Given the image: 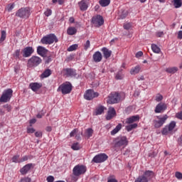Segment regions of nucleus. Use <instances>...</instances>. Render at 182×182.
Here are the masks:
<instances>
[{
    "instance_id": "obj_1",
    "label": "nucleus",
    "mask_w": 182,
    "mask_h": 182,
    "mask_svg": "<svg viewBox=\"0 0 182 182\" xmlns=\"http://www.w3.org/2000/svg\"><path fill=\"white\" fill-rule=\"evenodd\" d=\"M125 95L124 92H113L108 97V103L114 105L119 103L120 100H124Z\"/></svg>"
},
{
    "instance_id": "obj_2",
    "label": "nucleus",
    "mask_w": 182,
    "mask_h": 182,
    "mask_svg": "<svg viewBox=\"0 0 182 182\" xmlns=\"http://www.w3.org/2000/svg\"><path fill=\"white\" fill-rule=\"evenodd\" d=\"M58 41V37L55 34L51 33L43 37L41 42L43 45H52L54 42L57 43Z\"/></svg>"
},
{
    "instance_id": "obj_3",
    "label": "nucleus",
    "mask_w": 182,
    "mask_h": 182,
    "mask_svg": "<svg viewBox=\"0 0 182 182\" xmlns=\"http://www.w3.org/2000/svg\"><path fill=\"white\" fill-rule=\"evenodd\" d=\"M72 83L70 82H65L61 84L58 88V92H61L63 95H69L73 89Z\"/></svg>"
},
{
    "instance_id": "obj_4",
    "label": "nucleus",
    "mask_w": 182,
    "mask_h": 182,
    "mask_svg": "<svg viewBox=\"0 0 182 182\" xmlns=\"http://www.w3.org/2000/svg\"><path fill=\"white\" fill-rule=\"evenodd\" d=\"M114 147H126L129 144V141L127 137L124 136H119L114 139Z\"/></svg>"
},
{
    "instance_id": "obj_5",
    "label": "nucleus",
    "mask_w": 182,
    "mask_h": 182,
    "mask_svg": "<svg viewBox=\"0 0 182 182\" xmlns=\"http://www.w3.org/2000/svg\"><path fill=\"white\" fill-rule=\"evenodd\" d=\"M12 95H14V90H12V89L9 88L4 90L0 97V102L8 103L12 97Z\"/></svg>"
},
{
    "instance_id": "obj_6",
    "label": "nucleus",
    "mask_w": 182,
    "mask_h": 182,
    "mask_svg": "<svg viewBox=\"0 0 182 182\" xmlns=\"http://www.w3.org/2000/svg\"><path fill=\"white\" fill-rule=\"evenodd\" d=\"M168 119V116H167V114H165L163 117L157 116L156 119L153 120L154 127L156 129H159V127H161L163 124L166 123V121Z\"/></svg>"
},
{
    "instance_id": "obj_7",
    "label": "nucleus",
    "mask_w": 182,
    "mask_h": 182,
    "mask_svg": "<svg viewBox=\"0 0 182 182\" xmlns=\"http://www.w3.org/2000/svg\"><path fill=\"white\" fill-rule=\"evenodd\" d=\"M16 16L22 18H28L31 16V8H21L16 13Z\"/></svg>"
},
{
    "instance_id": "obj_8",
    "label": "nucleus",
    "mask_w": 182,
    "mask_h": 182,
    "mask_svg": "<svg viewBox=\"0 0 182 182\" xmlns=\"http://www.w3.org/2000/svg\"><path fill=\"white\" fill-rule=\"evenodd\" d=\"M87 168L86 166L78 164L75 166L73 169V174L75 177H79L86 173Z\"/></svg>"
},
{
    "instance_id": "obj_9",
    "label": "nucleus",
    "mask_w": 182,
    "mask_h": 182,
    "mask_svg": "<svg viewBox=\"0 0 182 182\" xmlns=\"http://www.w3.org/2000/svg\"><path fill=\"white\" fill-rule=\"evenodd\" d=\"M42 63V59L38 56H32L27 63L28 68H36Z\"/></svg>"
},
{
    "instance_id": "obj_10",
    "label": "nucleus",
    "mask_w": 182,
    "mask_h": 182,
    "mask_svg": "<svg viewBox=\"0 0 182 182\" xmlns=\"http://www.w3.org/2000/svg\"><path fill=\"white\" fill-rule=\"evenodd\" d=\"M91 22L95 28H100L105 23V19H103V16L97 15L92 17Z\"/></svg>"
},
{
    "instance_id": "obj_11",
    "label": "nucleus",
    "mask_w": 182,
    "mask_h": 182,
    "mask_svg": "<svg viewBox=\"0 0 182 182\" xmlns=\"http://www.w3.org/2000/svg\"><path fill=\"white\" fill-rule=\"evenodd\" d=\"M95 97H99V92H95L93 90H87L84 94L85 100H93Z\"/></svg>"
},
{
    "instance_id": "obj_12",
    "label": "nucleus",
    "mask_w": 182,
    "mask_h": 182,
    "mask_svg": "<svg viewBox=\"0 0 182 182\" xmlns=\"http://www.w3.org/2000/svg\"><path fill=\"white\" fill-rule=\"evenodd\" d=\"M176 127V122L172 121L168 125H166L162 130V134L167 136V134H171L173 130Z\"/></svg>"
},
{
    "instance_id": "obj_13",
    "label": "nucleus",
    "mask_w": 182,
    "mask_h": 182,
    "mask_svg": "<svg viewBox=\"0 0 182 182\" xmlns=\"http://www.w3.org/2000/svg\"><path fill=\"white\" fill-rule=\"evenodd\" d=\"M107 158L108 156L106 154H100L93 158L92 161L94 163H103L107 160Z\"/></svg>"
},
{
    "instance_id": "obj_14",
    "label": "nucleus",
    "mask_w": 182,
    "mask_h": 182,
    "mask_svg": "<svg viewBox=\"0 0 182 182\" xmlns=\"http://www.w3.org/2000/svg\"><path fill=\"white\" fill-rule=\"evenodd\" d=\"M33 167H35L34 164H28L20 169V173L22 176H25V174H28V172L31 168H33Z\"/></svg>"
},
{
    "instance_id": "obj_15",
    "label": "nucleus",
    "mask_w": 182,
    "mask_h": 182,
    "mask_svg": "<svg viewBox=\"0 0 182 182\" xmlns=\"http://www.w3.org/2000/svg\"><path fill=\"white\" fill-rule=\"evenodd\" d=\"M63 72H65V75L67 77H76L77 76L76 70L72 68H65L63 70Z\"/></svg>"
},
{
    "instance_id": "obj_16",
    "label": "nucleus",
    "mask_w": 182,
    "mask_h": 182,
    "mask_svg": "<svg viewBox=\"0 0 182 182\" xmlns=\"http://www.w3.org/2000/svg\"><path fill=\"white\" fill-rule=\"evenodd\" d=\"M113 117H116V109H114V107H110L108 109L106 119L107 120H112Z\"/></svg>"
},
{
    "instance_id": "obj_17",
    "label": "nucleus",
    "mask_w": 182,
    "mask_h": 182,
    "mask_svg": "<svg viewBox=\"0 0 182 182\" xmlns=\"http://www.w3.org/2000/svg\"><path fill=\"white\" fill-rule=\"evenodd\" d=\"M23 58H29V56L32 55L33 53L34 50L32 47H26L23 49Z\"/></svg>"
},
{
    "instance_id": "obj_18",
    "label": "nucleus",
    "mask_w": 182,
    "mask_h": 182,
    "mask_svg": "<svg viewBox=\"0 0 182 182\" xmlns=\"http://www.w3.org/2000/svg\"><path fill=\"white\" fill-rule=\"evenodd\" d=\"M167 109V105L163 102L159 103L155 108V113H163Z\"/></svg>"
},
{
    "instance_id": "obj_19",
    "label": "nucleus",
    "mask_w": 182,
    "mask_h": 182,
    "mask_svg": "<svg viewBox=\"0 0 182 182\" xmlns=\"http://www.w3.org/2000/svg\"><path fill=\"white\" fill-rule=\"evenodd\" d=\"M78 6L80 11H87V8H89V0H82L79 1Z\"/></svg>"
},
{
    "instance_id": "obj_20",
    "label": "nucleus",
    "mask_w": 182,
    "mask_h": 182,
    "mask_svg": "<svg viewBox=\"0 0 182 182\" xmlns=\"http://www.w3.org/2000/svg\"><path fill=\"white\" fill-rule=\"evenodd\" d=\"M48 52H49V50H48V49L45 48V47H43V46H39L37 48L38 55H40V56H42L43 58L46 57V55H48Z\"/></svg>"
},
{
    "instance_id": "obj_21",
    "label": "nucleus",
    "mask_w": 182,
    "mask_h": 182,
    "mask_svg": "<svg viewBox=\"0 0 182 182\" xmlns=\"http://www.w3.org/2000/svg\"><path fill=\"white\" fill-rule=\"evenodd\" d=\"M92 59L95 63H99V62H102L103 55H102V53H100V51H96L92 55Z\"/></svg>"
},
{
    "instance_id": "obj_22",
    "label": "nucleus",
    "mask_w": 182,
    "mask_h": 182,
    "mask_svg": "<svg viewBox=\"0 0 182 182\" xmlns=\"http://www.w3.org/2000/svg\"><path fill=\"white\" fill-rule=\"evenodd\" d=\"M30 89L33 90V92H38L41 87H42V83L39 82H31L29 85Z\"/></svg>"
},
{
    "instance_id": "obj_23",
    "label": "nucleus",
    "mask_w": 182,
    "mask_h": 182,
    "mask_svg": "<svg viewBox=\"0 0 182 182\" xmlns=\"http://www.w3.org/2000/svg\"><path fill=\"white\" fill-rule=\"evenodd\" d=\"M140 120V117L139 115L132 116L126 119L127 124H132L134 122H139Z\"/></svg>"
},
{
    "instance_id": "obj_24",
    "label": "nucleus",
    "mask_w": 182,
    "mask_h": 182,
    "mask_svg": "<svg viewBox=\"0 0 182 182\" xmlns=\"http://www.w3.org/2000/svg\"><path fill=\"white\" fill-rule=\"evenodd\" d=\"M102 52L105 59H109L112 56V50H109L107 48L104 47L102 48Z\"/></svg>"
},
{
    "instance_id": "obj_25",
    "label": "nucleus",
    "mask_w": 182,
    "mask_h": 182,
    "mask_svg": "<svg viewBox=\"0 0 182 182\" xmlns=\"http://www.w3.org/2000/svg\"><path fill=\"white\" fill-rule=\"evenodd\" d=\"M144 177H146L147 181L151 180V178H154V172L152 171H146L144 172L143 175Z\"/></svg>"
},
{
    "instance_id": "obj_26",
    "label": "nucleus",
    "mask_w": 182,
    "mask_h": 182,
    "mask_svg": "<svg viewBox=\"0 0 182 182\" xmlns=\"http://www.w3.org/2000/svg\"><path fill=\"white\" fill-rule=\"evenodd\" d=\"M67 33L68 35L70 36H73V35H76V33H77V28L75 27H68L67 29Z\"/></svg>"
},
{
    "instance_id": "obj_27",
    "label": "nucleus",
    "mask_w": 182,
    "mask_h": 182,
    "mask_svg": "<svg viewBox=\"0 0 182 182\" xmlns=\"http://www.w3.org/2000/svg\"><path fill=\"white\" fill-rule=\"evenodd\" d=\"M129 15V11L127 10L121 9L119 13V19H125Z\"/></svg>"
},
{
    "instance_id": "obj_28",
    "label": "nucleus",
    "mask_w": 182,
    "mask_h": 182,
    "mask_svg": "<svg viewBox=\"0 0 182 182\" xmlns=\"http://www.w3.org/2000/svg\"><path fill=\"white\" fill-rule=\"evenodd\" d=\"M140 70H141V67L138 65L132 68L130 70V74L131 75H137V73H140Z\"/></svg>"
},
{
    "instance_id": "obj_29",
    "label": "nucleus",
    "mask_w": 182,
    "mask_h": 182,
    "mask_svg": "<svg viewBox=\"0 0 182 182\" xmlns=\"http://www.w3.org/2000/svg\"><path fill=\"white\" fill-rule=\"evenodd\" d=\"M52 75V70L50 69H46L44 72L41 75V79H45V77H49Z\"/></svg>"
},
{
    "instance_id": "obj_30",
    "label": "nucleus",
    "mask_w": 182,
    "mask_h": 182,
    "mask_svg": "<svg viewBox=\"0 0 182 182\" xmlns=\"http://www.w3.org/2000/svg\"><path fill=\"white\" fill-rule=\"evenodd\" d=\"M120 130H122V124H118L117 127L112 131H111L112 136H114V134L119 133Z\"/></svg>"
},
{
    "instance_id": "obj_31",
    "label": "nucleus",
    "mask_w": 182,
    "mask_h": 182,
    "mask_svg": "<svg viewBox=\"0 0 182 182\" xmlns=\"http://www.w3.org/2000/svg\"><path fill=\"white\" fill-rule=\"evenodd\" d=\"M178 70V68L177 67H169L166 69V72H167V73H171L172 75H173V73H176Z\"/></svg>"
},
{
    "instance_id": "obj_32",
    "label": "nucleus",
    "mask_w": 182,
    "mask_h": 182,
    "mask_svg": "<svg viewBox=\"0 0 182 182\" xmlns=\"http://www.w3.org/2000/svg\"><path fill=\"white\" fill-rule=\"evenodd\" d=\"M105 107L103 106H100L98 107L96 110H95V116H99L100 114H102L103 113V112H105Z\"/></svg>"
},
{
    "instance_id": "obj_33",
    "label": "nucleus",
    "mask_w": 182,
    "mask_h": 182,
    "mask_svg": "<svg viewBox=\"0 0 182 182\" xmlns=\"http://www.w3.org/2000/svg\"><path fill=\"white\" fill-rule=\"evenodd\" d=\"M85 136L87 137V139L92 137V136H93V129L92 128L87 129L85 130Z\"/></svg>"
},
{
    "instance_id": "obj_34",
    "label": "nucleus",
    "mask_w": 182,
    "mask_h": 182,
    "mask_svg": "<svg viewBox=\"0 0 182 182\" xmlns=\"http://www.w3.org/2000/svg\"><path fill=\"white\" fill-rule=\"evenodd\" d=\"M99 4L103 7L109 6L110 5V0H100Z\"/></svg>"
},
{
    "instance_id": "obj_35",
    "label": "nucleus",
    "mask_w": 182,
    "mask_h": 182,
    "mask_svg": "<svg viewBox=\"0 0 182 182\" xmlns=\"http://www.w3.org/2000/svg\"><path fill=\"white\" fill-rule=\"evenodd\" d=\"M173 6L175 8H181L182 6V0H173Z\"/></svg>"
},
{
    "instance_id": "obj_36",
    "label": "nucleus",
    "mask_w": 182,
    "mask_h": 182,
    "mask_svg": "<svg viewBox=\"0 0 182 182\" xmlns=\"http://www.w3.org/2000/svg\"><path fill=\"white\" fill-rule=\"evenodd\" d=\"M134 182H149L147 181V178H146V177H144L143 175L139 176Z\"/></svg>"
},
{
    "instance_id": "obj_37",
    "label": "nucleus",
    "mask_w": 182,
    "mask_h": 182,
    "mask_svg": "<svg viewBox=\"0 0 182 182\" xmlns=\"http://www.w3.org/2000/svg\"><path fill=\"white\" fill-rule=\"evenodd\" d=\"M136 127H137V124L134 123L130 125H127L126 127V129L127 130V132H132V130H133V129H136Z\"/></svg>"
},
{
    "instance_id": "obj_38",
    "label": "nucleus",
    "mask_w": 182,
    "mask_h": 182,
    "mask_svg": "<svg viewBox=\"0 0 182 182\" xmlns=\"http://www.w3.org/2000/svg\"><path fill=\"white\" fill-rule=\"evenodd\" d=\"M151 49L153 52H154V53H159V52H161L160 48H159V46H157V45L156 44L151 45Z\"/></svg>"
},
{
    "instance_id": "obj_39",
    "label": "nucleus",
    "mask_w": 182,
    "mask_h": 182,
    "mask_svg": "<svg viewBox=\"0 0 182 182\" xmlns=\"http://www.w3.org/2000/svg\"><path fill=\"white\" fill-rule=\"evenodd\" d=\"M78 47L79 46L77 44H73L68 48V51L73 52V50H76V49H77Z\"/></svg>"
},
{
    "instance_id": "obj_40",
    "label": "nucleus",
    "mask_w": 182,
    "mask_h": 182,
    "mask_svg": "<svg viewBox=\"0 0 182 182\" xmlns=\"http://www.w3.org/2000/svg\"><path fill=\"white\" fill-rule=\"evenodd\" d=\"M5 39H6V31H1L0 42H4V41H5Z\"/></svg>"
},
{
    "instance_id": "obj_41",
    "label": "nucleus",
    "mask_w": 182,
    "mask_h": 182,
    "mask_svg": "<svg viewBox=\"0 0 182 182\" xmlns=\"http://www.w3.org/2000/svg\"><path fill=\"white\" fill-rule=\"evenodd\" d=\"M115 79H117V80H122V79H123V74L122 73V70H119L116 74Z\"/></svg>"
},
{
    "instance_id": "obj_42",
    "label": "nucleus",
    "mask_w": 182,
    "mask_h": 182,
    "mask_svg": "<svg viewBox=\"0 0 182 182\" xmlns=\"http://www.w3.org/2000/svg\"><path fill=\"white\" fill-rule=\"evenodd\" d=\"M71 149H73V150H80V144H79L78 142L74 143L72 145Z\"/></svg>"
},
{
    "instance_id": "obj_43",
    "label": "nucleus",
    "mask_w": 182,
    "mask_h": 182,
    "mask_svg": "<svg viewBox=\"0 0 182 182\" xmlns=\"http://www.w3.org/2000/svg\"><path fill=\"white\" fill-rule=\"evenodd\" d=\"M13 163H21V161H19V155H15L12 158Z\"/></svg>"
},
{
    "instance_id": "obj_44",
    "label": "nucleus",
    "mask_w": 182,
    "mask_h": 182,
    "mask_svg": "<svg viewBox=\"0 0 182 182\" xmlns=\"http://www.w3.org/2000/svg\"><path fill=\"white\" fill-rule=\"evenodd\" d=\"M175 177L176 178H177L178 180H182V173L180 171H176L175 173Z\"/></svg>"
},
{
    "instance_id": "obj_45",
    "label": "nucleus",
    "mask_w": 182,
    "mask_h": 182,
    "mask_svg": "<svg viewBox=\"0 0 182 182\" xmlns=\"http://www.w3.org/2000/svg\"><path fill=\"white\" fill-rule=\"evenodd\" d=\"M90 48V41L87 40L85 43H84V49L85 50H87Z\"/></svg>"
},
{
    "instance_id": "obj_46",
    "label": "nucleus",
    "mask_w": 182,
    "mask_h": 182,
    "mask_svg": "<svg viewBox=\"0 0 182 182\" xmlns=\"http://www.w3.org/2000/svg\"><path fill=\"white\" fill-rule=\"evenodd\" d=\"M14 58L19 59V56H21V50H16L14 53Z\"/></svg>"
},
{
    "instance_id": "obj_47",
    "label": "nucleus",
    "mask_w": 182,
    "mask_h": 182,
    "mask_svg": "<svg viewBox=\"0 0 182 182\" xmlns=\"http://www.w3.org/2000/svg\"><path fill=\"white\" fill-rule=\"evenodd\" d=\"M132 28V23H127L124 24V29H126L127 31H129V29Z\"/></svg>"
},
{
    "instance_id": "obj_48",
    "label": "nucleus",
    "mask_w": 182,
    "mask_h": 182,
    "mask_svg": "<svg viewBox=\"0 0 182 182\" xmlns=\"http://www.w3.org/2000/svg\"><path fill=\"white\" fill-rule=\"evenodd\" d=\"M31 181H32V179H31V178L29 177H24L20 180V182H31Z\"/></svg>"
},
{
    "instance_id": "obj_49",
    "label": "nucleus",
    "mask_w": 182,
    "mask_h": 182,
    "mask_svg": "<svg viewBox=\"0 0 182 182\" xmlns=\"http://www.w3.org/2000/svg\"><path fill=\"white\" fill-rule=\"evenodd\" d=\"M77 133V129H73L70 133V137H75L76 136V134Z\"/></svg>"
},
{
    "instance_id": "obj_50",
    "label": "nucleus",
    "mask_w": 182,
    "mask_h": 182,
    "mask_svg": "<svg viewBox=\"0 0 182 182\" xmlns=\"http://www.w3.org/2000/svg\"><path fill=\"white\" fill-rule=\"evenodd\" d=\"M44 15H46V16H50V15H52V10L48 9L44 12Z\"/></svg>"
},
{
    "instance_id": "obj_51",
    "label": "nucleus",
    "mask_w": 182,
    "mask_h": 182,
    "mask_svg": "<svg viewBox=\"0 0 182 182\" xmlns=\"http://www.w3.org/2000/svg\"><path fill=\"white\" fill-rule=\"evenodd\" d=\"M46 180L48 182H53L55 181V177H53V176H48Z\"/></svg>"
},
{
    "instance_id": "obj_52",
    "label": "nucleus",
    "mask_w": 182,
    "mask_h": 182,
    "mask_svg": "<svg viewBox=\"0 0 182 182\" xmlns=\"http://www.w3.org/2000/svg\"><path fill=\"white\" fill-rule=\"evenodd\" d=\"M176 117L177 119H179V120H182V111H181V112L176 113Z\"/></svg>"
},
{
    "instance_id": "obj_53",
    "label": "nucleus",
    "mask_w": 182,
    "mask_h": 182,
    "mask_svg": "<svg viewBox=\"0 0 182 182\" xmlns=\"http://www.w3.org/2000/svg\"><path fill=\"white\" fill-rule=\"evenodd\" d=\"M14 8H15V4H9L8 5V11H9V12H11V11H12V9H14Z\"/></svg>"
},
{
    "instance_id": "obj_54",
    "label": "nucleus",
    "mask_w": 182,
    "mask_h": 182,
    "mask_svg": "<svg viewBox=\"0 0 182 182\" xmlns=\"http://www.w3.org/2000/svg\"><path fill=\"white\" fill-rule=\"evenodd\" d=\"M161 100H163V95H157L156 97V101L161 102Z\"/></svg>"
},
{
    "instance_id": "obj_55",
    "label": "nucleus",
    "mask_w": 182,
    "mask_h": 182,
    "mask_svg": "<svg viewBox=\"0 0 182 182\" xmlns=\"http://www.w3.org/2000/svg\"><path fill=\"white\" fill-rule=\"evenodd\" d=\"M27 133H30V134L35 133V129L28 127L27 128Z\"/></svg>"
},
{
    "instance_id": "obj_56",
    "label": "nucleus",
    "mask_w": 182,
    "mask_h": 182,
    "mask_svg": "<svg viewBox=\"0 0 182 182\" xmlns=\"http://www.w3.org/2000/svg\"><path fill=\"white\" fill-rule=\"evenodd\" d=\"M4 107L6 109L8 112H11V110H12V107H11V105H6L4 106Z\"/></svg>"
},
{
    "instance_id": "obj_57",
    "label": "nucleus",
    "mask_w": 182,
    "mask_h": 182,
    "mask_svg": "<svg viewBox=\"0 0 182 182\" xmlns=\"http://www.w3.org/2000/svg\"><path fill=\"white\" fill-rule=\"evenodd\" d=\"M136 58H141V56H143V53L141 51H139L136 53Z\"/></svg>"
},
{
    "instance_id": "obj_58",
    "label": "nucleus",
    "mask_w": 182,
    "mask_h": 182,
    "mask_svg": "<svg viewBox=\"0 0 182 182\" xmlns=\"http://www.w3.org/2000/svg\"><path fill=\"white\" fill-rule=\"evenodd\" d=\"M35 136H36V137H42V132H41V131L36 132L35 133Z\"/></svg>"
},
{
    "instance_id": "obj_59",
    "label": "nucleus",
    "mask_w": 182,
    "mask_h": 182,
    "mask_svg": "<svg viewBox=\"0 0 182 182\" xmlns=\"http://www.w3.org/2000/svg\"><path fill=\"white\" fill-rule=\"evenodd\" d=\"M163 35H164V33H163V31H158L156 33V36L158 38H161V36H163Z\"/></svg>"
},
{
    "instance_id": "obj_60",
    "label": "nucleus",
    "mask_w": 182,
    "mask_h": 182,
    "mask_svg": "<svg viewBox=\"0 0 182 182\" xmlns=\"http://www.w3.org/2000/svg\"><path fill=\"white\" fill-rule=\"evenodd\" d=\"M107 182H118L117 180L114 178H109Z\"/></svg>"
},
{
    "instance_id": "obj_61",
    "label": "nucleus",
    "mask_w": 182,
    "mask_h": 182,
    "mask_svg": "<svg viewBox=\"0 0 182 182\" xmlns=\"http://www.w3.org/2000/svg\"><path fill=\"white\" fill-rule=\"evenodd\" d=\"M178 143L179 146H181V147H182V135L178 138Z\"/></svg>"
},
{
    "instance_id": "obj_62",
    "label": "nucleus",
    "mask_w": 182,
    "mask_h": 182,
    "mask_svg": "<svg viewBox=\"0 0 182 182\" xmlns=\"http://www.w3.org/2000/svg\"><path fill=\"white\" fill-rule=\"evenodd\" d=\"M28 160V156H23L21 160H20V163H22L23 161H26Z\"/></svg>"
},
{
    "instance_id": "obj_63",
    "label": "nucleus",
    "mask_w": 182,
    "mask_h": 182,
    "mask_svg": "<svg viewBox=\"0 0 182 182\" xmlns=\"http://www.w3.org/2000/svg\"><path fill=\"white\" fill-rule=\"evenodd\" d=\"M50 62H52V58L50 56H48L46 60V63H50Z\"/></svg>"
},
{
    "instance_id": "obj_64",
    "label": "nucleus",
    "mask_w": 182,
    "mask_h": 182,
    "mask_svg": "<svg viewBox=\"0 0 182 182\" xmlns=\"http://www.w3.org/2000/svg\"><path fill=\"white\" fill-rule=\"evenodd\" d=\"M178 39H182V31L178 33Z\"/></svg>"
}]
</instances>
